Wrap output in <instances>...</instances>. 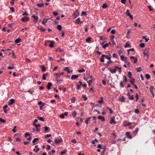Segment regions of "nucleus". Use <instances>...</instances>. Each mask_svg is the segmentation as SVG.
Masks as SVG:
<instances>
[{
  "label": "nucleus",
  "instance_id": "20e7f679",
  "mask_svg": "<svg viewBox=\"0 0 155 155\" xmlns=\"http://www.w3.org/2000/svg\"><path fill=\"white\" fill-rule=\"evenodd\" d=\"M110 123L111 124H116V122L115 120V117H112L111 118L110 120Z\"/></svg>",
  "mask_w": 155,
  "mask_h": 155
},
{
  "label": "nucleus",
  "instance_id": "e2e57ef3",
  "mask_svg": "<svg viewBox=\"0 0 155 155\" xmlns=\"http://www.w3.org/2000/svg\"><path fill=\"white\" fill-rule=\"evenodd\" d=\"M10 9L11 10L12 12H15V10L13 7H11L10 8Z\"/></svg>",
  "mask_w": 155,
  "mask_h": 155
},
{
  "label": "nucleus",
  "instance_id": "c756f323",
  "mask_svg": "<svg viewBox=\"0 0 155 155\" xmlns=\"http://www.w3.org/2000/svg\"><path fill=\"white\" fill-rule=\"evenodd\" d=\"M92 38L91 37H88L86 39V41L87 42H89V41H91Z\"/></svg>",
  "mask_w": 155,
  "mask_h": 155
},
{
  "label": "nucleus",
  "instance_id": "4be33fe9",
  "mask_svg": "<svg viewBox=\"0 0 155 155\" xmlns=\"http://www.w3.org/2000/svg\"><path fill=\"white\" fill-rule=\"evenodd\" d=\"M91 117H89L87 118H86V120L85 121V123L87 124V125L88 124V121H89V120H90V119H91Z\"/></svg>",
  "mask_w": 155,
  "mask_h": 155
},
{
  "label": "nucleus",
  "instance_id": "393cba45",
  "mask_svg": "<svg viewBox=\"0 0 155 155\" xmlns=\"http://www.w3.org/2000/svg\"><path fill=\"white\" fill-rule=\"evenodd\" d=\"M145 77L147 79H149L150 78V75L147 74H145Z\"/></svg>",
  "mask_w": 155,
  "mask_h": 155
},
{
  "label": "nucleus",
  "instance_id": "f704fd0d",
  "mask_svg": "<svg viewBox=\"0 0 155 155\" xmlns=\"http://www.w3.org/2000/svg\"><path fill=\"white\" fill-rule=\"evenodd\" d=\"M145 45L144 43H141L140 45V47L141 48H143L145 47Z\"/></svg>",
  "mask_w": 155,
  "mask_h": 155
},
{
  "label": "nucleus",
  "instance_id": "a211bd4d",
  "mask_svg": "<svg viewBox=\"0 0 155 155\" xmlns=\"http://www.w3.org/2000/svg\"><path fill=\"white\" fill-rule=\"evenodd\" d=\"M130 59H133L134 60V63H136L137 62V58H135V57L134 56H130Z\"/></svg>",
  "mask_w": 155,
  "mask_h": 155
},
{
  "label": "nucleus",
  "instance_id": "69168bd1",
  "mask_svg": "<svg viewBox=\"0 0 155 155\" xmlns=\"http://www.w3.org/2000/svg\"><path fill=\"white\" fill-rule=\"evenodd\" d=\"M51 134H48L46 135L45 136V138H47L48 137H51Z\"/></svg>",
  "mask_w": 155,
  "mask_h": 155
},
{
  "label": "nucleus",
  "instance_id": "bf43d9fd",
  "mask_svg": "<svg viewBox=\"0 0 155 155\" xmlns=\"http://www.w3.org/2000/svg\"><path fill=\"white\" fill-rule=\"evenodd\" d=\"M58 13L57 12H53V15L54 16H56L58 15Z\"/></svg>",
  "mask_w": 155,
  "mask_h": 155
},
{
  "label": "nucleus",
  "instance_id": "f8f14e48",
  "mask_svg": "<svg viewBox=\"0 0 155 155\" xmlns=\"http://www.w3.org/2000/svg\"><path fill=\"white\" fill-rule=\"evenodd\" d=\"M32 17L35 19V23L37 22L38 21V16L35 15H33Z\"/></svg>",
  "mask_w": 155,
  "mask_h": 155
},
{
  "label": "nucleus",
  "instance_id": "412c9836",
  "mask_svg": "<svg viewBox=\"0 0 155 155\" xmlns=\"http://www.w3.org/2000/svg\"><path fill=\"white\" fill-rule=\"evenodd\" d=\"M37 118L38 120L42 121L44 122L45 121V119L43 117H38Z\"/></svg>",
  "mask_w": 155,
  "mask_h": 155
},
{
  "label": "nucleus",
  "instance_id": "6e6552de",
  "mask_svg": "<svg viewBox=\"0 0 155 155\" xmlns=\"http://www.w3.org/2000/svg\"><path fill=\"white\" fill-rule=\"evenodd\" d=\"M78 75H73L71 76V79L72 80H75L77 78H78Z\"/></svg>",
  "mask_w": 155,
  "mask_h": 155
},
{
  "label": "nucleus",
  "instance_id": "7c9ffc66",
  "mask_svg": "<svg viewBox=\"0 0 155 155\" xmlns=\"http://www.w3.org/2000/svg\"><path fill=\"white\" fill-rule=\"evenodd\" d=\"M47 73L44 74L43 75V76H42V79L43 80H46V78L45 77V76H47Z\"/></svg>",
  "mask_w": 155,
  "mask_h": 155
},
{
  "label": "nucleus",
  "instance_id": "2f4dec72",
  "mask_svg": "<svg viewBox=\"0 0 155 155\" xmlns=\"http://www.w3.org/2000/svg\"><path fill=\"white\" fill-rule=\"evenodd\" d=\"M49 42H51V44L49 45V46L50 48H52L53 47V42L51 41H49Z\"/></svg>",
  "mask_w": 155,
  "mask_h": 155
},
{
  "label": "nucleus",
  "instance_id": "4c0bfd02",
  "mask_svg": "<svg viewBox=\"0 0 155 155\" xmlns=\"http://www.w3.org/2000/svg\"><path fill=\"white\" fill-rule=\"evenodd\" d=\"M148 8H149V11H152L153 10V8H152V7L150 5H149L148 6Z\"/></svg>",
  "mask_w": 155,
  "mask_h": 155
},
{
  "label": "nucleus",
  "instance_id": "9d476101",
  "mask_svg": "<svg viewBox=\"0 0 155 155\" xmlns=\"http://www.w3.org/2000/svg\"><path fill=\"white\" fill-rule=\"evenodd\" d=\"M126 134L128 138L130 139H131L132 138V136L130 135L129 132H127L126 133Z\"/></svg>",
  "mask_w": 155,
  "mask_h": 155
},
{
  "label": "nucleus",
  "instance_id": "774afa93",
  "mask_svg": "<svg viewBox=\"0 0 155 155\" xmlns=\"http://www.w3.org/2000/svg\"><path fill=\"white\" fill-rule=\"evenodd\" d=\"M135 112L136 113H137L139 112V110L138 109H136L134 110Z\"/></svg>",
  "mask_w": 155,
  "mask_h": 155
},
{
  "label": "nucleus",
  "instance_id": "c85d7f7f",
  "mask_svg": "<svg viewBox=\"0 0 155 155\" xmlns=\"http://www.w3.org/2000/svg\"><path fill=\"white\" fill-rule=\"evenodd\" d=\"M120 101L124 102L125 101V97L124 96H122L120 99Z\"/></svg>",
  "mask_w": 155,
  "mask_h": 155
},
{
  "label": "nucleus",
  "instance_id": "a18cd8bd",
  "mask_svg": "<svg viewBox=\"0 0 155 155\" xmlns=\"http://www.w3.org/2000/svg\"><path fill=\"white\" fill-rule=\"evenodd\" d=\"M92 79H90L88 81H87V83H88V85L89 86H90L91 84V83L92 82Z\"/></svg>",
  "mask_w": 155,
  "mask_h": 155
},
{
  "label": "nucleus",
  "instance_id": "338daca9",
  "mask_svg": "<svg viewBox=\"0 0 155 155\" xmlns=\"http://www.w3.org/2000/svg\"><path fill=\"white\" fill-rule=\"evenodd\" d=\"M66 150H65L64 151H61V155H63V154H64L66 152Z\"/></svg>",
  "mask_w": 155,
  "mask_h": 155
},
{
  "label": "nucleus",
  "instance_id": "a878e982",
  "mask_svg": "<svg viewBox=\"0 0 155 155\" xmlns=\"http://www.w3.org/2000/svg\"><path fill=\"white\" fill-rule=\"evenodd\" d=\"M37 6H38L39 8L44 7V4L43 3L41 4H37L36 5Z\"/></svg>",
  "mask_w": 155,
  "mask_h": 155
},
{
  "label": "nucleus",
  "instance_id": "f3484780",
  "mask_svg": "<svg viewBox=\"0 0 155 155\" xmlns=\"http://www.w3.org/2000/svg\"><path fill=\"white\" fill-rule=\"evenodd\" d=\"M64 70L67 71L68 74H70L72 72V71L70 70L69 68H64Z\"/></svg>",
  "mask_w": 155,
  "mask_h": 155
},
{
  "label": "nucleus",
  "instance_id": "49530a36",
  "mask_svg": "<svg viewBox=\"0 0 155 155\" xmlns=\"http://www.w3.org/2000/svg\"><path fill=\"white\" fill-rule=\"evenodd\" d=\"M108 46V43H106L103 46L104 48H105L106 47Z\"/></svg>",
  "mask_w": 155,
  "mask_h": 155
},
{
  "label": "nucleus",
  "instance_id": "dca6fc26",
  "mask_svg": "<svg viewBox=\"0 0 155 155\" xmlns=\"http://www.w3.org/2000/svg\"><path fill=\"white\" fill-rule=\"evenodd\" d=\"M52 84L51 82H48V85L47 86V87L48 89L49 90L51 86L52 85Z\"/></svg>",
  "mask_w": 155,
  "mask_h": 155
},
{
  "label": "nucleus",
  "instance_id": "6e6d98bb",
  "mask_svg": "<svg viewBox=\"0 0 155 155\" xmlns=\"http://www.w3.org/2000/svg\"><path fill=\"white\" fill-rule=\"evenodd\" d=\"M51 149L50 148V146L49 145H47V148H46V150H50Z\"/></svg>",
  "mask_w": 155,
  "mask_h": 155
},
{
  "label": "nucleus",
  "instance_id": "bb28decb",
  "mask_svg": "<svg viewBox=\"0 0 155 155\" xmlns=\"http://www.w3.org/2000/svg\"><path fill=\"white\" fill-rule=\"evenodd\" d=\"M127 76L130 79H131L132 74L131 72L129 71L128 72Z\"/></svg>",
  "mask_w": 155,
  "mask_h": 155
},
{
  "label": "nucleus",
  "instance_id": "3c124183",
  "mask_svg": "<svg viewBox=\"0 0 155 155\" xmlns=\"http://www.w3.org/2000/svg\"><path fill=\"white\" fill-rule=\"evenodd\" d=\"M5 120L2 119V118H0V123L1 122L5 123Z\"/></svg>",
  "mask_w": 155,
  "mask_h": 155
},
{
  "label": "nucleus",
  "instance_id": "0e129e2a",
  "mask_svg": "<svg viewBox=\"0 0 155 155\" xmlns=\"http://www.w3.org/2000/svg\"><path fill=\"white\" fill-rule=\"evenodd\" d=\"M83 97L84 98V100L85 101H86L87 100V97H86V95H84L83 96Z\"/></svg>",
  "mask_w": 155,
  "mask_h": 155
},
{
  "label": "nucleus",
  "instance_id": "f257e3e1",
  "mask_svg": "<svg viewBox=\"0 0 155 155\" xmlns=\"http://www.w3.org/2000/svg\"><path fill=\"white\" fill-rule=\"evenodd\" d=\"M29 19L30 18L29 17L27 16H25L21 18V20L23 22H25L28 21L29 20Z\"/></svg>",
  "mask_w": 155,
  "mask_h": 155
},
{
  "label": "nucleus",
  "instance_id": "7ed1b4c3",
  "mask_svg": "<svg viewBox=\"0 0 155 155\" xmlns=\"http://www.w3.org/2000/svg\"><path fill=\"white\" fill-rule=\"evenodd\" d=\"M64 73L63 72H61L60 73H56L54 75L57 78H59L61 76L63 75Z\"/></svg>",
  "mask_w": 155,
  "mask_h": 155
},
{
  "label": "nucleus",
  "instance_id": "1a4fd4ad",
  "mask_svg": "<svg viewBox=\"0 0 155 155\" xmlns=\"http://www.w3.org/2000/svg\"><path fill=\"white\" fill-rule=\"evenodd\" d=\"M113 63V62L111 60H109L107 61L105 66L106 67H107L110 64H111Z\"/></svg>",
  "mask_w": 155,
  "mask_h": 155
},
{
  "label": "nucleus",
  "instance_id": "ddd939ff",
  "mask_svg": "<svg viewBox=\"0 0 155 155\" xmlns=\"http://www.w3.org/2000/svg\"><path fill=\"white\" fill-rule=\"evenodd\" d=\"M109 70L112 73H114L116 72L117 68H109Z\"/></svg>",
  "mask_w": 155,
  "mask_h": 155
},
{
  "label": "nucleus",
  "instance_id": "4d7b16f0",
  "mask_svg": "<svg viewBox=\"0 0 155 155\" xmlns=\"http://www.w3.org/2000/svg\"><path fill=\"white\" fill-rule=\"evenodd\" d=\"M86 15H87V13L85 11L82 12L81 13V15L82 16Z\"/></svg>",
  "mask_w": 155,
  "mask_h": 155
},
{
  "label": "nucleus",
  "instance_id": "37998d69",
  "mask_svg": "<svg viewBox=\"0 0 155 155\" xmlns=\"http://www.w3.org/2000/svg\"><path fill=\"white\" fill-rule=\"evenodd\" d=\"M14 23H9L8 24V27L9 28H11L12 26L14 24Z\"/></svg>",
  "mask_w": 155,
  "mask_h": 155
},
{
  "label": "nucleus",
  "instance_id": "72a5a7b5",
  "mask_svg": "<svg viewBox=\"0 0 155 155\" xmlns=\"http://www.w3.org/2000/svg\"><path fill=\"white\" fill-rule=\"evenodd\" d=\"M66 114V113L61 114L60 115V117L62 119L64 118V114Z\"/></svg>",
  "mask_w": 155,
  "mask_h": 155
},
{
  "label": "nucleus",
  "instance_id": "09e8293b",
  "mask_svg": "<svg viewBox=\"0 0 155 155\" xmlns=\"http://www.w3.org/2000/svg\"><path fill=\"white\" fill-rule=\"evenodd\" d=\"M111 34H115L116 31L115 29H113L111 31Z\"/></svg>",
  "mask_w": 155,
  "mask_h": 155
},
{
  "label": "nucleus",
  "instance_id": "13d9d810",
  "mask_svg": "<svg viewBox=\"0 0 155 155\" xmlns=\"http://www.w3.org/2000/svg\"><path fill=\"white\" fill-rule=\"evenodd\" d=\"M134 51V48H132L131 49H130L127 50V52H129L130 51Z\"/></svg>",
  "mask_w": 155,
  "mask_h": 155
},
{
  "label": "nucleus",
  "instance_id": "aec40b11",
  "mask_svg": "<svg viewBox=\"0 0 155 155\" xmlns=\"http://www.w3.org/2000/svg\"><path fill=\"white\" fill-rule=\"evenodd\" d=\"M49 20V19H44L42 21V23L45 25V23L47 22V21Z\"/></svg>",
  "mask_w": 155,
  "mask_h": 155
},
{
  "label": "nucleus",
  "instance_id": "473e14b6",
  "mask_svg": "<svg viewBox=\"0 0 155 155\" xmlns=\"http://www.w3.org/2000/svg\"><path fill=\"white\" fill-rule=\"evenodd\" d=\"M143 54H144V56H147V58H148L149 55V53H146V52H145V51H144Z\"/></svg>",
  "mask_w": 155,
  "mask_h": 155
},
{
  "label": "nucleus",
  "instance_id": "a19ab883",
  "mask_svg": "<svg viewBox=\"0 0 155 155\" xmlns=\"http://www.w3.org/2000/svg\"><path fill=\"white\" fill-rule=\"evenodd\" d=\"M144 51H145V52H146V53H149V48H146Z\"/></svg>",
  "mask_w": 155,
  "mask_h": 155
},
{
  "label": "nucleus",
  "instance_id": "2eb2a0df",
  "mask_svg": "<svg viewBox=\"0 0 155 155\" xmlns=\"http://www.w3.org/2000/svg\"><path fill=\"white\" fill-rule=\"evenodd\" d=\"M98 118L99 120H101L102 121H104L105 120L104 118L101 116H99Z\"/></svg>",
  "mask_w": 155,
  "mask_h": 155
},
{
  "label": "nucleus",
  "instance_id": "cd10ccee",
  "mask_svg": "<svg viewBox=\"0 0 155 155\" xmlns=\"http://www.w3.org/2000/svg\"><path fill=\"white\" fill-rule=\"evenodd\" d=\"M57 28L59 31H61V30L62 26L60 25H58L57 26Z\"/></svg>",
  "mask_w": 155,
  "mask_h": 155
},
{
  "label": "nucleus",
  "instance_id": "de8ad7c7",
  "mask_svg": "<svg viewBox=\"0 0 155 155\" xmlns=\"http://www.w3.org/2000/svg\"><path fill=\"white\" fill-rule=\"evenodd\" d=\"M111 56L110 55V57H109L108 56V55H106V57H105V58L107 59L108 60H111Z\"/></svg>",
  "mask_w": 155,
  "mask_h": 155
},
{
  "label": "nucleus",
  "instance_id": "39448f33",
  "mask_svg": "<svg viewBox=\"0 0 155 155\" xmlns=\"http://www.w3.org/2000/svg\"><path fill=\"white\" fill-rule=\"evenodd\" d=\"M15 102V100L14 99H10L8 103V104L9 106H10L12 104Z\"/></svg>",
  "mask_w": 155,
  "mask_h": 155
},
{
  "label": "nucleus",
  "instance_id": "6ab92c4d",
  "mask_svg": "<svg viewBox=\"0 0 155 155\" xmlns=\"http://www.w3.org/2000/svg\"><path fill=\"white\" fill-rule=\"evenodd\" d=\"M21 41V40L20 38H18L15 40V42L17 44L20 42Z\"/></svg>",
  "mask_w": 155,
  "mask_h": 155
},
{
  "label": "nucleus",
  "instance_id": "8fccbe9b",
  "mask_svg": "<svg viewBox=\"0 0 155 155\" xmlns=\"http://www.w3.org/2000/svg\"><path fill=\"white\" fill-rule=\"evenodd\" d=\"M71 102L73 103L75 102V99L74 97H73L71 99Z\"/></svg>",
  "mask_w": 155,
  "mask_h": 155
},
{
  "label": "nucleus",
  "instance_id": "5fc2aeb1",
  "mask_svg": "<svg viewBox=\"0 0 155 155\" xmlns=\"http://www.w3.org/2000/svg\"><path fill=\"white\" fill-rule=\"evenodd\" d=\"M71 141L72 143H74V144L76 143H77V141H76V140L74 139L72 140Z\"/></svg>",
  "mask_w": 155,
  "mask_h": 155
},
{
  "label": "nucleus",
  "instance_id": "c9c22d12",
  "mask_svg": "<svg viewBox=\"0 0 155 155\" xmlns=\"http://www.w3.org/2000/svg\"><path fill=\"white\" fill-rule=\"evenodd\" d=\"M126 15H127V16H129L130 15V13L129 11L128 10H127L126 11Z\"/></svg>",
  "mask_w": 155,
  "mask_h": 155
},
{
  "label": "nucleus",
  "instance_id": "4468645a",
  "mask_svg": "<svg viewBox=\"0 0 155 155\" xmlns=\"http://www.w3.org/2000/svg\"><path fill=\"white\" fill-rule=\"evenodd\" d=\"M61 141H62L61 139H59V140H58L57 139H55L54 140V143L56 144H58L59 143H60V142H61Z\"/></svg>",
  "mask_w": 155,
  "mask_h": 155
},
{
  "label": "nucleus",
  "instance_id": "b1692460",
  "mask_svg": "<svg viewBox=\"0 0 155 155\" xmlns=\"http://www.w3.org/2000/svg\"><path fill=\"white\" fill-rule=\"evenodd\" d=\"M134 81H135V79H134L133 78H131L130 80V83L132 85H134Z\"/></svg>",
  "mask_w": 155,
  "mask_h": 155
},
{
  "label": "nucleus",
  "instance_id": "ea45409f",
  "mask_svg": "<svg viewBox=\"0 0 155 155\" xmlns=\"http://www.w3.org/2000/svg\"><path fill=\"white\" fill-rule=\"evenodd\" d=\"M76 113L75 111H73V112L72 114V116L73 117H74L76 116Z\"/></svg>",
  "mask_w": 155,
  "mask_h": 155
},
{
  "label": "nucleus",
  "instance_id": "f03ea898",
  "mask_svg": "<svg viewBox=\"0 0 155 155\" xmlns=\"http://www.w3.org/2000/svg\"><path fill=\"white\" fill-rule=\"evenodd\" d=\"M120 58L121 60L122 61H124V59L125 60V61H126L127 64L129 65V64H130V63L128 62H127V57H126L125 58H124V56L123 55H122L121 56Z\"/></svg>",
  "mask_w": 155,
  "mask_h": 155
},
{
  "label": "nucleus",
  "instance_id": "c03bdc74",
  "mask_svg": "<svg viewBox=\"0 0 155 155\" xmlns=\"http://www.w3.org/2000/svg\"><path fill=\"white\" fill-rule=\"evenodd\" d=\"M130 45L129 44L127 43H126V44L124 46V47L125 48H127V47H130Z\"/></svg>",
  "mask_w": 155,
  "mask_h": 155
},
{
  "label": "nucleus",
  "instance_id": "58836bf2",
  "mask_svg": "<svg viewBox=\"0 0 155 155\" xmlns=\"http://www.w3.org/2000/svg\"><path fill=\"white\" fill-rule=\"evenodd\" d=\"M38 138H35L32 141V143H34L37 141L38 140Z\"/></svg>",
  "mask_w": 155,
  "mask_h": 155
},
{
  "label": "nucleus",
  "instance_id": "79ce46f5",
  "mask_svg": "<svg viewBox=\"0 0 155 155\" xmlns=\"http://www.w3.org/2000/svg\"><path fill=\"white\" fill-rule=\"evenodd\" d=\"M102 99L101 100L98 101V103L100 104H102L104 103V101L102 100L103 97H101Z\"/></svg>",
  "mask_w": 155,
  "mask_h": 155
},
{
  "label": "nucleus",
  "instance_id": "603ef678",
  "mask_svg": "<svg viewBox=\"0 0 155 155\" xmlns=\"http://www.w3.org/2000/svg\"><path fill=\"white\" fill-rule=\"evenodd\" d=\"M113 57L116 58L118 56V55L117 54H113L112 55Z\"/></svg>",
  "mask_w": 155,
  "mask_h": 155
},
{
  "label": "nucleus",
  "instance_id": "9b49d317",
  "mask_svg": "<svg viewBox=\"0 0 155 155\" xmlns=\"http://www.w3.org/2000/svg\"><path fill=\"white\" fill-rule=\"evenodd\" d=\"M43 27L42 26H41L40 27H38V28L39 29H40L41 31L44 32L46 30L45 28H43Z\"/></svg>",
  "mask_w": 155,
  "mask_h": 155
},
{
  "label": "nucleus",
  "instance_id": "0eeeda50",
  "mask_svg": "<svg viewBox=\"0 0 155 155\" xmlns=\"http://www.w3.org/2000/svg\"><path fill=\"white\" fill-rule=\"evenodd\" d=\"M79 15V13L78 11L74 12L73 14V15L74 16V18H76Z\"/></svg>",
  "mask_w": 155,
  "mask_h": 155
},
{
  "label": "nucleus",
  "instance_id": "e433bc0d",
  "mask_svg": "<svg viewBox=\"0 0 155 155\" xmlns=\"http://www.w3.org/2000/svg\"><path fill=\"white\" fill-rule=\"evenodd\" d=\"M107 7V5L106 3H104L102 6V7L104 8H106Z\"/></svg>",
  "mask_w": 155,
  "mask_h": 155
},
{
  "label": "nucleus",
  "instance_id": "423d86ee",
  "mask_svg": "<svg viewBox=\"0 0 155 155\" xmlns=\"http://www.w3.org/2000/svg\"><path fill=\"white\" fill-rule=\"evenodd\" d=\"M75 23L77 24H81L82 22L81 21V19L80 18H78L75 21Z\"/></svg>",
  "mask_w": 155,
  "mask_h": 155
},
{
  "label": "nucleus",
  "instance_id": "680f3d73",
  "mask_svg": "<svg viewBox=\"0 0 155 155\" xmlns=\"http://www.w3.org/2000/svg\"><path fill=\"white\" fill-rule=\"evenodd\" d=\"M30 134L28 132L26 133L25 134V137H27V136H30Z\"/></svg>",
  "mask_w": 155,
  "mask_h": 155
},
{
  "label": "nucleus",
  "instance_id": "5701e85b",
  "mask_svg": "<svg viewBox=\"0 0 155 155\" xmlns=\"http://www.w3.org/2000/svg\"><path fill=\"white\" fill-rule=\"evenodd\" d=\"M146 37H147V36L146 35H144V36H143V37H142V38L143 39H144L145 40V41L146 42H147L148 41H149V38H146Z\"/></svg>",
  "mask_w": 155,
  "mask_h": 155
},
{
  "label": "nucleus",
  "instance_id": "864d4df0",
  "mask_svg": "<svg viewBox=\"0 0 155 155\" xmlns=\"http://www.w3.org/2000/svg\"><path fill=\"white\" fill-rule=\"evenodd\" d=\"M44 128L45 129L44 131H46L48 130V129H49V127L46 126L44 127Z\"/></svg>",
  "mask_w": 155,
  "mask_h": 155
},
{
  "label": "nucleus",
  "instance_id": "052dcab7",
  "mask_svg": "<svg viewBox=\"0 0 155 155\" xmlns=\"http://www.w3.org/2000/svg\"><path fill=\"white\" fill-rule=\"evenodd\" d=\"M16 126H14L13 129L12 130V131L14 133L16 132V130H15V128H16Z\"/></svg>",
  "mask_w": 155,
  "mask_h": 155
}]
</instances>
